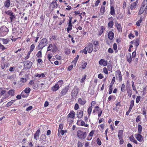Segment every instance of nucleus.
Wrapping results in <instances>:
<instances>
[{
	"mask_svg": "<svg viewBox=\"0 0 147 147\" xmlns=\"http://www.w3.org/2000/svg\"><path fill=\"white\" fill-rule=\"evenodd\" d=\"M10 16L9 18L11 20L10 22H12L13 21V19L15 18L16 16L14 14H12Z\"/></svg>",
	"mask_w": 147,
	"mask_h": 147,
	"instance_id": "53",
	"label": "nucleus"
},
{
	"mask_svg": "<svg viewBox=\"0 0 147 147\" xmlns=\"http://www.w3.org/2000/svg\"><path fill=\"white\" fill-rule=\"evenodd\" d=\"M48 42L47 39L45 38H43L37 47L38 50H42V49L45 47L47 44Z\"/></svg>",
	"mask_w": 147,
	"mask_h": 147,
	"instance_id": "2",
	"label": "nucleus"
},
{
	"mask_svg": "<svg viewBox=\"0 0 147 147\" xmlns=\"http://www.w3.org/2000/svg\"><path fill=\"white\" fill-rule=\"evenodd\" d=\"M77 124L78 125H81L86 127H88L89 126L88 124H86L85 122L81 119H78L77 120Z\"/></svg>",
	"mask_w": 147,
	"mask_h": 147,
	"instance_id": "10",
	"label": "nucleus"
},
{
	"mask_svg": "<svg viewBox=\"0 0 147 147\" xmlns=\"http://www.w3.org/2000/svg\"><path fill=\"white\" fill-rule=\"evenodd\" d=\"M74 119L67 116V121L69 123V124L72 123L74 122Z\"/></svg>",
	"mask_w": 147,
	"mask_h": 147,
	"instance_id": "41",
	"label": "nucleus"
},
{
	"mask_svg": "<svg viewBox=\"0 0 147 147\" xmlns=\"http://www.w3.org/2000/svg\"><path fill=\"white\" fill-rule=\"evenodd\" d=\"M142 127L140 124L138 125V133H141L142 131Z\"/></svg>",
	"mask_w": 147,
	"mask_h": 147,
	"instance_id": "43",
	"label": "nucleus"
},
{
	"mask_svg": "<svg viewBox=\"0 0 147 147\" xmlns=\"http://www.w3.org/2000/svg\"><path fill=\"white\" fill-rule=\"evenodd\" d=\"M92 107H90L88 109L87 112L89 116H90L92 112Z\"/></svg>",
	"mask_w": 147,
	"mask_h": 147,
	"instance_id": "54",
	"label": "nucleus"
},
{
	"mask_svg": "<svg viewBox=\"0 0 147 147\" xmlns=\"http://www.w3.org/2000/svg\"><path fill=\"white\" fill-rule=\"evenodd\" d=\"M110 13L111 15L114 16L115 15V9L114 7L111 6L110 7Z\"/></svg>",
	"mask_w": 147,
	"mask_h": 147,
	"instance_id": "31",
	"label": "nucleus"
},
{
	"mask_svg": "<svg viewBox=\"0 0 147 147\" xmlns=\"http://www.w3.org/2000/svg\"><path fill=\"white\" fill-rule=\"evenodd\" d=\"M125 86L124 84H123L121 86V90L122 92H124L125 90Z\"/></svg>",
	"mask_w": 147,
	"mask_h": 147,
	"instance_id": "49",
	"label": "nucleus"
},
{
	"mask_svg": "<svg viewBox=\"0 0 147 147\" xmlns=\"http://www.w3.org/2000/svg\"><path fill=\"white\" fill-rule=\"evenodd\" d=\"M86 49L89 53H91L93 50V45L91 43H89L86 47Z\"/></svg>",
	"mask_w": 147,
	"mask_h": 147,
	"instance_id": "15",
	"label": "nucleus"
},
{
	"mask_svg": "<svg viewBox=\"0 0 147 147\" xmlns=\"http://www.w3.org/2000/svg\"><path fill=\"white\" fill-rule=\"evenodd\" d=\"M8 29L5 26H3L0 28V36H4L7 34L9 32Z\"/></svg>",
	"mask_w": 147,
	"mask_h": 147,
	"instance_id": "3",
	"label": "nucleus"
},
{
	"mask_svg": "<svg viewBox=\"0 0 147 147\" xmlns=\"http://www.w3.org/2000/svg\"><path fill=\"white\" fill-rule=\"evenodd\" d=\"M15 90L13 89L9 90L7 92V94L11 96H13L15 95Z\"/></svg>",
	"mask_w": 147,
	"mask_h": 147,
	"instance_id": "30",
	"label": "nucleus"
},
{
	"mask_svg": "<svg viewBox=\"0 0 147 147\" xmlns=\"http://www.w3.org/2000/svg\"><path fill=\"white\" fill-rule=\"evenodd\" d=\"M52 57V55L51 54H49L47 55V57L48 59V60L51 61V59Z\"/></svg>",
	"mask_w": 147,
	"mask_h": 147,
	"instance_id": "64",
	"label": "nucleus"
},
{
	"mask_svg": "<svg viewBox=\"0 0 147 147\" xmlns=\"http://www.w3.org/2000/svg\"><path fill=\"white\" fill-rule=\"evenodd\" d=\"M105 6L102 5L100 9V13L101 15H103L105 12Z\"/></svg>",
	"mask_w": 147,
	"mask_h": 147,
	"instance_id": "34",
	"label": "nucleus"
},
{
	"mask_svg": "<svg viewBox=\"0 0 147 147\" xmlns=\"http://www.w3.org/2000/svg\"><path fill=\"white\" fill-rule=\"evenodd\" d=\"M109 22L108 23V26L109 28H113L114 23L113 22L114 18L112 17L109 18L108 19Z\"/></svg>",
	"mask_w": 147,
	"mask_h": 147,
	"instance_id": "8",
	"label": "nucleus"
},
{
	"mask_svg": "<svg viewBox=\"0 0 147 147\" xmlns=\"http://www.w3.org/2000/svg\"><path fill=\"white\" fill-rule=\"evenodd\" d=\"M114 34L111 30L110 31L108 34V38L110 40H112L114 38Z\"/></svg>",
	"mask_w": 147,
	"mask_h": 147,
	"instance_id": "25",
	"label": "nucleus"
},
{
	"mask_svg": "<svg viewBox=\"0 0 147 147\" xmlns=\"http://www.w3.org/2000/svg\"><path fill=\"white\" fill-rule=\"evenodd\" d=\"M141 97L140 96H137L136 98V102L137 103H138L140 100Z\"/></svg>",
	"mask_w": 147,
	"mask_h": 147,
	"instance_id": "59",
	"label": "nucleus"
},
{
	"mask_svg": "<svg viewBox=\"0 0 147 147\" xmlns=\"http://www.w3.org/2000/svg\"><path fill=\"white\" fill-rule=\"evenodd\" d=\"M53 47V45L51 44H50L49 46L47 47V51H50L52 49Z\"/></svg>",
	"mask_w": 147,
	"mask_h": 147,
	"instance_id": "56",
	"label": "nucleus"
},
{
	"mask_svg": "<svg viewBox=\"0 0 147 147\" xmlns=\"http://www.w3.org/2000/svg\"><path fill=\"white\" fill-rule=\"evenodd\" d=\"M86 100H82L81 98L78 99V102L81 105H84L86 103Z\"/></svg>",
	"mask_w": 147,
	"mask_h": 147,
	"instance_id": "28",
	"label": "nucleus"
},
{
	"mask_svg": "<svg viewBox=\"0 0 147 147\" xmlns=\"http://www.w3.org/2000/svg\"><path fill=\"white\" fill-rule=\"evenodd\" d=\"M134 44L136 47V49L140 43V40L139 38H136L134 40Z\"/></svg>",
	"mask_w": 147,
	"mask_h": 147,
	"instance_id": "35",
	"label": "nucleus"
},
{
	"mask_svg": "<svg viewBox=\"0 0 147 147\" xmlns=\"http://www.w3.org/2000/svg\"><path fill=\"white\" fill-rule=\"evenodd\" d=\"M79 57V56L78 55L72 61V62L75 63H76Z\"/></svg>",
	"mask_w": 147,
	"mask_h": 147,
	"instance_id": "63",
	"label": "nucleus"
},
{
	"mask_svg": "<svg viewBox=\"0 0 147 147\" xmlns=\"http://www.w3.org/2000/svg\"><path fill=\"white\" fill-rule=\"evenodd\" d=\"M58 7V5L56 1H52L51 3L49 8L52 11H53L55 9H56Z\"/></svg>",
	"mask_w": 147,
	"mask_h": 147,
	"instance_id": "6",
	"label": "nucleus"
},
{
	"mask_svg": "<svg viewBox=\"0 0 147 147\" xmlns=\"http://www.w3.org/2000/svg\"><path fill=\"white\" fill-rule=\"evenodd\" d=\"M83 111L78 110L76 113L77 117L78 119H81L83 116Z\"/></svg>",
	"mask_w": 147,
	"mask_h": 147,
	"instance_id": "19",
	"label": "nucleus"
},
{
	"mask_svg": "<svg viewBox=\"0 0 147 147\" xmlns=\"http://www.w3.org/2000/svg\"><path fill=\"white\" fill-rule=\"evenodd\" d=\"M142 114L143 115H144L145 117H146V111L145 107H143L142 109Z\"/></svg>",
	"mask_w": 147,
	"mask_h": 147,
	"instance_id": "57",
	"label": "nucleus"
},
{
	"mask_svg": "<svg viewBox=\"0 0 147 147\" xmlns=\"http://www.w3.org/2000/svg\"><path fill=\"white\" fill-rule=\"evenodd\" d=\"M144 12L147 13V0H144L142 2L138 12L139 15H141Z\"/></svg>",
	"mask_w": 147,
	"mask_h": 147,
	"instance_id": "1",
	"label": "nucleus"
},
{
	"mask_svg": "<svg viewBox=\"0 0 147 147\" xmlns=\"http://www.w3.org/2000/svg\"><path fill=\"white\" fill-rule=\"evenodd\" d=\"M2 41L3 44L5 45L9 43L10 40L8 38L2 39Z\"/></svg>",
	"mask_w": 147,
	"mask_h": 147,
	"instance_id": "39",
	"label": "nucleus"
},
{
	"mask_svg": "<svg viewBox=\"0 0 147 147\" xmlns=\"http://www.w3.org/2000/svg\"><path fill=\"white\" fill-rule=\"evenodd\" d=\"M78 92V89L77 87H75L73 89L71 92V96L72 97L74 98H76L77 97V95Z\"/></svg>",
	"mask_w": 147,
	"mask_h": 147,
	"instance_id": "5",
	"label": "nucleus"
},
{
	"mask_svg": "<svg viewBox=\"0 0 147 147\" xmlns=\"http://www.w3.org/2000/svg\"><path fill=\"white\" fill-rule=\"evenodd\" d=\"M40 132V128H38L36 132L34 134V138L35 139L37 140L38 139L37 137H38Z\"/></svg>",
	"mask_w": 147,
	"mask_h": 147,
	"instance_id": "27",
	"label": "nucleus"
},
{
	"mask_svg": "<svg viewBox=\"0 0 147 147\" xmlns=\"http://www.w3.org/2000/svg\"><path fill=\"white\" fill-rule=\"evenodd\" d=\"M129 139L131 142H133L136 144H138V142L134 138L133 135H132L129 137Z\"/></svg>",
	"mask_w": 147,
	"mask_h": 147,
	"instance_id": "29",
	"label": "nucleus"
},
{
	"mask_svg": "<svg viewBox=\"0 0 147 147\" xmlns=\"http://www.w3.org/2000/svg\"><path fill=\"white\" fill-rule=\"evenodd\" d=\"M127 93L128 96L130 98L132 94V91L131 89H129L127 90Z\"/></svg>",
	"mask_w": 147,
	"mask_h": 147,
	"instance_id": "37",
	"label": "nucleus"
},
{
	"mask_svg": "<svg viewBox=\"0 0 147 147\" xmlns=\"http://www.w3.org/2000/svg\"><path fill=\"white\" fill-rule=\"evenodd\" d=\"M31 89L29 87H27L25 89L24 91L26 94H29L30 92Z\"/></svg>",
	"mask_w": 147,
	"mask_h": 147,
	"instance_id": "42",
	"label": "nucleus"
},
{
	"mask_svg": "<svg viewBox=\"0 0 147 147\" xmlns=\"http://www.w3.org/2000/svg\"><path fill=\"white\" fill-rule=\"evenodd\" d=\"M138 3V0L136 1L135 2L132 3L130 6V9L131 10H133L134 9Z\"/></svg>",
	"mask_w": 147,
	"mask_h": 147,
	"instance_id": "21",
	"label": "nucleus"
},
{
	"mask_svg": "<svg viewBox=\"0 0 147 147\" xmlns=\"http://www.w3.org/2000/svg\"><path fill=\"white\" fill-rule=\"evenodd\" d=\"M66 132V131L63 130H61L60 131L58 130V136H59L60 135V134H61V135H63L64 134V133Z\"/></svg>",
	"mask_w": 147,
	"mask_h": 147,
	"instance_id": "46",
	"label": "nucleus"
},
{
	"mask_svg": "<svg viewBox=\"0 0 147 147\" xmlns=\"http://www.w3.org/2000/svg\"><path fill=\"white\" fill-rule=\"evenodd\" d=\"M126 59L127 61L129 64H131V63L132 60L131 57V54L130 53H128L126 55Z\"/></svg>",
	"mask_w": 147,
	"mask_h": 147,
	"instance_id": "20",
	"label": "nucleus"
},
{
	"mask_svg": "<svg viewBox=\"0 0 147 147\" xmlns=\"http://www.w3.org/2000/svg\"><path fill=\"white\" fill-rule=\"evenodd\" d=\"M73 25L72 24V17L69 18V22L68 27L67 28V32L68 33L69 32V31L71 30L72 28Z\"/></svg>",
	"mask_w": 147,
	"mask_h": 147,
	"instance_id": "11",
	"label": "nucleus"
},
{
	"mask_svg": "<svg viewBox=\"0 0 147 147\" xmlns=\"http://www.w3.org/2000/svg\"><path fill=\"white\" fill-rule=\"evenodd\" d=\"M103 71L104 73H105L106 74H108V71L106 67H104L103 69Z\"/></svg>",
	"mask_w": 147,
	"mask_h": 147,
	"instance_id": "58",
	"label": "nucleus"
},
{
	"mask_svg": "<svg viewBox=\"0 0 147 147\" xmlns=\"http://www.w3.org/2000/svg\"><path fill=\"white\" fill-rule=\"evenodd\" d=\"M123 131L122 130H120L119 131L118 134L119 139L123 138Z\"/></svg>",
	"mask_w": 147,
	"mask_h": 147,
	"instance_id": "38",
	"label": "nucleus"
},
{
	"mask_svg": "<svg viewBox=\"0 0 147 147\" xmlns=\"http://www.w3.org/2000/svg\"><path fill=\"white\" fill-rule=\"evenodd\" d=\"M93 44L95 46V47L94 48L93 51L94 52H96L97 51L96 47L98 46L99 42L98 41H94L93 42Z\"/></svg>",
	"mask_w": 147,
	"mask_h": 147,
	"instance_id": "32",
	"label": "nucleus"
},
{
	"mask_svg": "<svg viewBox=\"0 0 147 147\" xmlns=\"http://www.w3.org/2000/svg\"><path fill=\"white\" fill-rule=\"evenodd\" d=\"M6 91L5 90H2V88H0V95L1 96L5 94Z\"/></svg>",
	"mask_w": 147,
	"mask_h": 147,
	"instance_id": "44",
	"label": "nucleus"
},
{
	"mask_svg": "<svg viewBox=\"0 0 147 147\" xmlns=\"http://www.w3.org/2000/svg\"><path fill=\"white\" fill-rule=\"evenodd\" d=\"M134 136L137 140L140 142H144V137L142 136L141 133L136 134H135Z\"/></svg>",
	"mask_w": 147,
	"mask_h": 147,
	"instance_id": "7",
	"label": "nucleus"
},
{
	"mask_svg": "<svg viewBox=\"0 0 147 147\" xmlns=\"http://www.w3.org/2000/svg\"><path fill=\"white\" fill-rule=\"evenodd\" d=\"M117 45L116 43H115L113 45V49L115 51V53H117L118 52V50H117Z\"/></svg>",
	"mask_w": 147,
	"mask_h": 147,
	"instance_id": "47",
	"label": "nucleus"
},
{
	"mask_svg": "<svg viewBox=\"0 0 147 147\" xmlns=\"http://www.w3.org/2000/svg\"><path fill=\"white\" fill-rule=\"evenodd\" d=\"M95 108L96 109V111L98 113V116L100 117L102 113V111L100 108L98 106H96L95 107Z\"/></svg>",
	"mask_w": 147,
	"mask_h": 147,
	"instance_id": "18",
	"label": "nucleus"
},
{
	"mask_svg": "<svg viewBox=\"0 0 147 147\" xmlns=\"http://www.w3.org/2000/svg\"><path fill=\"white\" fill-rule=\"evenodd\" d=\"M77 137L81 140L85 139L87 136V133L86 132L83 131L81 130H78L77 133Z\"/></svg>",
	"mask_w": 147,
	"mask_h": 147,
	"instance_id": "4",
	"label": "nucleus"
},
{
	"mask_svg": "<svg viewBox=\"0 0 147 147\" xmlns=\"http://www.w3.org/2000/svg\"><path fill=\"white\" fill-rule=\"evenodd\" d=\"M142 19L143 18L142 17H140V20L136 22V25L137 26H140V24L142 22Z\"/></svg>",
	"mask_w": 147,
	"mask_h": 147,
	"instance_id": "48",
	"label": "nucleus"
},
{
	"mask_svg": "<svg viewBox=\"0 0 147 147\" xmlns=\"http://www.w3.org/2000/svg\"><path fill=\"white\" fill-rule=\"evenodd\" d=\"M105 30V28L103 26H100L99 27L98 30V35L99 36H101L104 31Z\"/></svg>",
	"mask_w": 147,
	"mask_h": 147,
	"instance_id": "14",
	"label": "nucleus"
},
{
	"mask_svg": "<svg viewBox=\"0 0 147 147\" xmlns=\"http://www.w3.org/2000/svg\"><path fill=\"white\" fill-rule=\"evenodd\" d=\"M56 84H58V85L60 86V87L62 86L63 84V81L62 80H59Z\"/></svg>",
	"mask_w": 147,
	"mask_h": 147,
	"instance_id": "51",
	"label": "nucleus"
},
{
	"mask_svg": "<svg viewBox=\"0 0 147 147\" xmlns=\"http://www.w3.org/2000/svg\"><path fill=\"white\" fill-rule=\"evenodd\" d=\"M141 120V117L140 115H139L137 116L136 119V122L137 123H138Z\"/></svg>",
	"mask_w": 147,
	"mask_h": 147,
	"instance_id": "62",
	"label": "nucleus"
},
{
	"mask_svg": "<svg viewBox=\"0 0 147 147\" xmlns=\"http://www.w3.org/2000/svg\"><path fill=\"white\" fill-rule=\"evenodd\" d=\"M76 115V113L73 111L72 110L70 111L69 113L67 115L69 117L74 119Z\"/></svg>",
	"mask_w": 147,
	"mask_h": 147,
	"instance_id": "26",
	"label": "nucleus"
},
{
	"mask_svg": "<svg viewBox=\"0 0 147 147\" xmlns=\"http://www.w3.org/2000/svg\"><path fill=\"white\" fill-rule=\"evenodd\" d=\"M20 95L21 97H22L23 98H26L28 97V95H27L26 94H25L24 92L23 91H22Z\"/></svg>",
	"mask_w": 147,
	"mask_h": 147,
	"instance_id": "50",
	"label": "nucleus"
},
{
	"mask_svg": "<svg viewBox=\"0 0 147 147\" xmlns=\"http://www.w3.org/2000/svg\"><path fill=\"white\" fill-rule=\"evenodd\" d=\"M115 96H113L112 95H110L108 98V100L109 101H111V99H115Z\"/></svg>",
	"mask_w": 147,
	"mask_h": 147,
	"instance_id": "52",
	"label": "nucleus"
},
{
	"mask_svg": "<svg viewBox=\"0 0 147 147\" xmlns=\"http://www.w3.org/2000/svg\"><path fill=\"white\" fill-rule=\"evenodd\" d=\"M60 88V87L58 84H56L55 85L53 86L51 88V90L53 92H55L57 91Z\"/></svg>",
	"mask_w": 147,
	"mask_h": 147,
	"instance_id": "23",
	"label": "nucleus"
},
{
	"mask_svg": "<svg viewBox=\"0 0 147 147\" xmlns=\"http://www.w3.org/2000/svg\"><path fill=\"white\" fill-rule=\"evenodd\" d=\"M36 56L38 58H41L42 57V50H40L37 53Z\"/></svg>",
	"mask_w": 147,
	"mask_h": 147,
	"instance_id": "36",
	"label": "nucleus"
},
{
	"mask_svg": "<svg viewBox=\"0 0 147 147\" xmlns=\"http://www.w3.org/2000/svg\"><path fill=\"white\" fill-rule=\"evenodd\" d=\"M11 2L10 0H6L4 2V6L6 8H8L10 6Z\"/></svg>",
	"mask_w": 147,
	"mask_h": 147,
	"instance_id": "22",
	"label": "nucleus"
},
{
	"mask_svg": "<svg viewBox=\"0 0 147 147\" xmlns=\"http://www.w3.org/2000/svg\"><path fill=\"white\" fill-rule=\"evenodd\" d=\"M5 13L6 14L9 16H10L12 14H14L12 12L11 10H8L5 11Z\"/></svg>",
	"mask_w": 147,
	"mask_h": 147,
	"instance_id": "45",
	"label": "nucleus"
},
{
	"mask_svg": "<svg viewBox=\"0 0 147 147\" xmlns=\"http://www.w3.org/2000/svg\"><path fill=\"white\" fill-rule=\"evenodd\" d=\"M116 78L117 79L118 78H119V81L121 82L122 80V77L121 73L119 69L117 70L115 72Z\"/></svg>",
	"mask_w": 147,
	"mask_h": 147,
	"instance_id": "9",
	"label": "nucleus"
},
{
	"mask_svg": "<svg viewBox=\"0 0 147 147\" xmlns=\"http://www.w3.org/2000/svg\"><path fill=\"white\" fill-rule=\"evenodd\" d=\"M99 63L100 65L106 66L108 64V62L107 61L105 60V59H102L99 61Z\"/></svg>",
	"mask_w": 147,
	"mask_h": 147,
	"instance_id": "17",
	"label": "nucleus"
},
{
	"mask_svg": "<svg viewBox=\"0 0 147 147\" xmlns=\"http://www.w3.org/2000/svg\"><path fill=\"white\" fill-rule=\"evenodd\" d=\"M115 26L119 32H121L122 31V29L121 27V25L120 24H119L118 23L115 24Z\"/></svg>",
	"mask_w": 147,
	"mask_h": 147,
	"instance_id": "33",
	"label": "nucleus"
},
{
	"mask_svg": "<svg viewBox=\"0 0 147 147\" xmlns=\"http://www.w3.org/2000/svg\"><path fill=\"white\" fill-rule=\"evenodd\" d=\"M16 100H11L10 101H9L7 103L6 105V106L7 107H9L11 106L12 104L13 103V102L15 101Z\"/></svg>",
	"mask_w": 147,
	"mask_h": 147,
	"instance_id": "40",
	"label": "nucleus"
},
{
	"mask_svg": "<svg viewBox=\"0 0 147 147\" xmlns=\"http://www.w3.org/2000/svg\"><path fill=\"white\" fill-rule=\"evenodd\" d=\"M69 88V86L65 87L62 90L60 93L61 96H62L65 95L67 92Z\"/></svg>",
	"mask_w": 147,
	"mask_h": 147,
	"instance_id": "12",
	"label": "nucleus"
},
{
	"mask_svg": "<svg viewBox=\"0 0 147 147\" xmlns=\"http://www.w3.org/2000/svg\"><path fill=\"white\" fill-rule=\"evenodd\" d=\"M87 64V62L85 61H84L83 63H82V66L83 69H84L85 68Z\"/></svg>",
	"mask_w": 147,
	"mask_h": 147,
	"instance_id": "55",
	"label": "nucleus"
},
{
	"mask_svg": "<svg viewBox=\"0 0 147 147\" xmlns=\"http://www.w3.org/2000/svg\"><path fill=\"white\" fill-rule=\"evenodd\" d=\"M97 143L99 145H100L102 144V142L99 138H98L96 139Z\"/></svg>",
	"mask_w": 147,
	"mask_h": 147,
	"instance_id": "61",
	"label": "nucleus"
},
{
	"mask_svg": "<svg viewBox=\"0 0 147 147\" xmlns=\"http://www.w3.org/2000/svg\"><path fill=\"white\" fill-rule=\"evenodd\" d=\"M79 108V106L78 103H76L74 107V109L75 110H78Z\"/></svg>",
	"mask_w": 147,
	"mask_h": 147,
	"instance_id": "60",
	"label": "nucleus"
},
{
	"mask_svg": "<svg viewBox=\"0 0 147 147\" xmlns=\"http://www.w3.org/2000/svg\"><path fill=\"white\" fill-rule=\"evenodd\" d=\"M32 65V63L30 61H26L24 62V67L26 68L30 69Z\"/></svg>",
	"mask_w": 147,
	"mask_h": 147,
	"instance_id": "13",
	"label": "nucleus"
},
{
	"mask_svg": "<svg viewBox=\"0 0 147 147\" xmlns=\"http://www.w3.org/2000/svg\"><path fill=\"white\" fill-rule=\"evenodd\" d=\"M9 66V63L8 62H6L5 63L4 62H1V67L3 69H4L5 68H7Z\"/></svg>",
	"mask_w": 147,
	"mask_h": 147,
	"instance_id": "24",
	"label": "nucleus"
},
{
	"mask_svg": "<svg viewBox=\"0 0 147 147\" xmlns=\"http://www.w3.org/2000/svg\"><path fill=\"white\" fill-rule=\"evenodd\" d=\"M28 85L32 86V88L36 90L37 89L38 85L32 80H31L29 82Z\"/></svg>",
	"mask_w": 147,
	"mask_h": 147,
	"instance_id": "16",
	"label": "nucleus"
}]
</instances>
